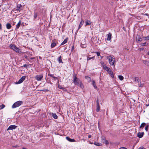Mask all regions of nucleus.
Masks as SVG:
<instances>
[{
	"instance_id": "c03bdc74",
	"label": "nucleus",
	"mask_w": 149,
	"mask_h": 149,
	"mask_svg": "<svg viewBox=\"0 0 149 149\" xmlns=\"http://www.w3.org/2000/svg\"><path fill=\"white\" fill-rule=\"evenodd\" d=\"M138 149H145V148L143 146L140 147Z\"/></svg>"
},
{
	"instance_id": "6ab92c4d",
	"label": "nucleus",
	"mask_w": 149,
	"mask_h": 149,
	"mask_svg": "<svg viewBox=\"0 0 149 149\" xmlns=\"http://www.w3.org/2000/svg\"><path fill=\"white\" fill-rule=\"evenodd\" d=\"M92 84L93 85L95 88L96 89L97 88V86L96 85L95 82L94 80H93L92 81Z\"/></svg>"
},
{
	"instance_id": "a18cd8bd",
	"label": "nucleus",
	"mask_w": 149,
	"mask_h": 149,
	"mask_svg": "<svg viewBox=\"0 0 149 149\" xmlns=\"http://www.w3.org/2000/svg\"><path fill=\"white\" fill-rule=\"evenodd\" d=\"M110 75L111 77L112 78H113L114 77V75H113V73H112L111 74H110Z\"/></svg>"
},
{
	"instance_id": "a19ab883",
	"label": "nucleus",
	"mask_w": 149,
	"mask_h": 149,
	"mask_svg": "<svg viewBox=\"0 0 149 149\" xmlns=\"http://www.w3.org/2000/svg\"><path fill=\"white\" fill-rule=\"evenodd\" d=\"M104 143L106 144H109V143L107 140H105Z\"/></svg>"
},
{
	"instance_id": "aec40b11",
	"label": "nucleus",
	"mask_w": 149,
	"mask_h": 149,
	"mask_svg": "<svg viewBox=\"0 0 149 149\" xmlns=\"http://www.w3.org/2000/svg\"><path fill=\"white\" fill-rule=\"evenodd\" d=\"M85 78L87 79V80L89 82H91V78L88 76H86L85 77Z\"/></svg>"
},
{
	"instance_id": "4468645a",
	"label": "nucleus",
	"mask_w": 149,
	"mask_h": 149,
	"mask_svg": "<svg viewBox=\"0 0 149 149\" xmlns=\"http://www.w3.org/2000/svg\"><path fill=\"white\" fill-rule=\"evenodd\" d=\"M68 38H65L64 40L61 43V45H63L65 44L66 43H67V41H68Z\"/></svg>"
},
{
	"instance_id": "de8ad7c7",
	"label": "nucleus",
	"mask_w": 149,
	"mask_h": 149,
	"mask_svg": "<svg viewBox=\"0 0 149 149\" xmlns=\"http://www.w3.org/2000/svg\"><path fill=\"white\" fill-rule=\"evenodd\" d=\"M97 56H99L100 55V53L98 52H97Z\"/></svg>"
},
{
	"instance_id": "f704fd0d",
	"label": "nucleus",
	"mask_w": 149,
	"mask_h": 149,
	"mask_svg": "<svg viewBox=\"0 0 149 149\" xmlns=\"http://www.w3.org/2000/svg\"><path fill=\"white\" fill-rule=\"evenodd\" d=\"M107 72H108L109 74H111L112 73H113L112 71H111V70L110 69L109 70V71H108Z\"/></svg>"
},
{
	"instance_id": "c756f323",
	"label": "nucleus",
	"mask_w": 149,
	"mask_h": 149,
	"mask_svg": "<svg viewBox=\"0 0 149 149\" xmlns=\"http://www.w3.org/2000/svg\"><path fill=\"white\" fill-rule=\"evenodd\" d=\"M5 107V105L2 104L0 106V109H2Z\"/></svg>"
},
{
	"instance_id": "4d7b16f0",
	"label": "nucleus",
	"mask_w": 149,
	"mask_h": 149,
	"mask_svg": "<svg viewBox=\"0 0 149 149\" xmlns=\"http://www.w3.org/2000/svg\"><path fill=\"white\" fill-rule=\"evenodd\" d=\"M146 107H148V106H149V104H146Z\"/></svg>"
},
{
	"instance_id": "2eb2a0df",
	"label": "nucleus",
	"mask_w": 149,
	"mask_h": 149,
	"mask_svg": "<svg viewBox=\"0 0 149 149\" xmlns=\"http://www.w3.org/2000/svg\"><path fill=\"white\" fill-rule=\"evenodd\" d=\"M103 69L104 70H106L107 71H109V70L110 69V68H109V67H107V66H106L105 65H104L103 66Z\"/></svg>"
},
{
	"instance_id": "39448f33",
	"label": "nucleus",
	"mask_w": 149,
	"mask_h": 149,
	"mask_svg": "<svg viewBox=\"0 0 149 149\" xmlns=\"http://www.w3.org/2000/svg\"><path fill=\"white\" fill-rule=\"evenodd\" d=\"M23 103L22 101H19L15 102L12 106V108H14L20 106Z\"/></svg>"
},
{
	"instance_id": "1a4fd4ad",
	"label": "nucleus",
	"mask_w": 149,
	"mask_h": 149,
	"mask_svg": "<svg viewBox=\"0 0 149 149\" xmlns=\"http://www.w3.org/2000/svg\"><path fill=\"white\" fill-rule=\"evenodd\" d=\"M17 126L15 125H10L9 127L7 129V130H13L15 129L16 127Z\"/></svg>"
},
{
	"instance_id": "13d9d810",
	"label": "nucleus",
	"mask_w": 149,
	"mask_h": 149,
	"mask_svg": "<svg viewBox=\"0 0 149 149\" xmlns=\"http://www.w3.org/2000/svg\"><path fill=\"white\" fill-rule=\"evenodd\" d=\"M145 15H147V16H148V14H147V13H146V14H145Z\"/></svg>"
},
{
	"instance_id": "7ed1b4c3",
	"label": "nucleus",
	"mask_w": 149,
	"mask_h": 149,
	"mask_svg": "<svg viewBox=\"0 0 149 149\" xmlns=\"http://www.w3.org/2000/svg\"><path fill=\"white\" fill-rule=\"evenodd\" d=\"M73 82L75 85L79 86L82 88H83L84 86L82 84L81 81L78 78H77L76 79H74Z\"/></svg>"
},
{
	"instance_id": "a211bd4d",
	"label": "nucleus",
	"mask_w": 149,
	"mask_h": 149,
	"mask_svg": "<svg viewBox=\"0 0 149 149\" xmlns=\"http://www.w3.org/2000/svg\"><path fill=\"white\" fill-rule=\"evenodd\" d=\"M84 23V21L82 19H81L79 26V29L81 27V26L83 25Z\"/></svg>"
},
{
	"instance_id": "864d4df0",
	"label": "nucleus",
	"mask_w": 149,
	"mask_h": 149,
	"mask_svg": "<svg viewBox=\"0 0 149 149\" xmlns=\"http://www.w3.org/2000/svg\"><path fill=\"white\" fill-rule=\"evenodd\" d=\"M91 135H89L88 136V138H91Z\"/></svg>"
},
{
	"instance_id": "e2e57ef3",
	"label": "nucleus",
	"mask_w": 149,
	"mask_h": 149,
	"mask_svg": "<svg viewBox=\"0 0 149 149\" xmlns=\"http://www.w3.org/2000/svg\"><path fill=\"white\" fill-rule=\"evenodd\" d=\"M41 91H44V90H41Z\"/></svg>"
},
{
	"instance_id": "423d86ee",
	"label": "nucleus",
	"mask_w": 149,
	"mask_h": 149,
	"mask_svg": "<svg viewBox=\"0 0 149 149\" xmlns=\"http://www.w3.org/2000/svg\"><path fill=\"white\" fill-rule=\"evenodd\" d=\"M43 78V75L42 74H40L36 75L35 78L38 81H41Z\"/></svg>"
},
{
	"instance_id": "ea45409f",
	"label": "nucleus",
	"mask_w": 149,
	"mask_h": 149,
	"mask_svg": "<svg viewBox=\"0 0 149 149\" xmlns=\"http://www.w3.org/2000/svg\"><path fill=\"white\" fill-rule=\"evenodd\" d=\"M144 38H145V40H149V35L145 37Z\"/></svg>"
},
{
	"instance_id": "58836bf2",
	"label": "nucleus",
	"mask_w": 149,
	"mask_h": 149,
	"mask_svg": "<svg viewBox=\"0 0 149 149\" xmlns=\"http://www.w3.org/2000/svg\"><path fill=\"white\" fill-rule=\"evenodd\" d=\"M37 17V15L36 13H35L34 15V18H36Z\"/></svg>"
},
{
	"instance_id": "09e8293b",
	"label": "nucleus",
	"mask_w": 149,
	"mask_h": 149,
	"mask_svg": "<svg viewBox=\"0 0 149 149\" xmlns=\"http://www.w3.org/2000/svg\"><path fill=\"white\" fill-rule=\"evenodd\" d=\"M139 87H142L143 86V84H139Z\"/></svg>"
},
{
	"instance_id": "bf43d9fd",
	"label": "nucleus",
	"mask_w": 149,
	"mask_h": 149,
	"mask_svg": "<svg viewBox=\"0 0 149 149\" xmlns=\"http://www.w3.org/2000/svg\"><path fill=\"white\" fill-rule=\"evenodd\" d=\"M148 55H149V52H148Z\"/></svg>"
},
{
	"instance_id": "680f3d73",
	"label": "nucleus",
	"mask_w": 149,
	"mask_h": 149,
	"mask_svg": "<svg viewBox=\"0 0 149 149\" xmlns=\"http://www.w3.org/2000/svg\"><path fill=\"white\" fill-rule=\"evenodd\" d=\"M102 57H103V56H102V57H101V58H102Z\"/></svg>"
},
{
	"instance_id": "6e6552de",
	"label": "nucleus",
	"mask_w": 149,
	"mask_h": 149,
	"mask_svg": "<svg viewBox=\"0 0 149 149\" xmlns=\"http://www.w3.org/2000/svg\"><path fill=\"white\" fill-rule=\"evenodd\" d=\"M136 40L137 42H141L142 39L139 35H137L136 36Z\"/></svg>"
},
{
	"instance_id": "f3484780",
	"label": "nucleus",
	"mask_w": 149,
	"mask_h": 149,
	"mask_svg": "<svg viewBox=\"0 0 149 149\" xmlns=\"http://www.w3.org/2000/svg\"><path fill=\"white\" fill-rule=\"evenodd\" d=\"M66 139L68 141H69L70 142H74V139H70V138L68 137H66Z\"/></svg>"
},
{
	"instance_id": "052dcab7",
	"label": "nucleus",
	"mask_w": 149,
	"mask_h": 149,
	"mask_svg": "<svg viewBox=\"0 0 149 149\" xmlns=\"http://www.w3.org/2000/svg\"><path fill=\"white\" fill-rule=\"evenodd\" d=\"M59 80H58V83H59Z\"/></svg>"
},
{
	"instance_id": "49530a36",
	"label": "nucleus",
	"mask_w": 149,
	"mask_h": 149,
	"mask_svg": "<svg viewBox=\"0 0 149 149\" xmlns=\"http://www.w3.org/2000/svg\"><path fill=\"white\" fill-rule=\"evenodd\" d=\"M53 78L55 80H56L57 79V78L56 77H54V76H53Z\"/></svg>"
},
{
	"instance_id": "603ef678",
	"label": "nucleus",
	"mask_w": 149,
	"mask_h": 149,
	"mask_svg": "<svg viewBox=\"0 0 149 149\" xmlns=\"http://www.w3.org/2000/svg\"><path fill=\"white\" fill-rule=\"evenodd\" d=\"M143 49H144L143 48H141L140 49V51L143 50Z\"/></svg>"
},
{
	"instance_id": "79ce46f5",
	"label": "nucleus",
	"mask_w": 149,
	"mask_h": 149,
	"mask_svg": "<svg viewBox=\"0 0 149 149\" xmlns=\"http://www.w3.org/2000/svg\"><path fill=\"white\" fill-rule=\"evenodd\" d=\"M48 76H50V77H53V74H48Z\"/></svg>"
},
{
	"instance_id": "c9c22d12",
	"label": "nucleus",
	"mask_w": 149,
	"mask_h": 149,
	"mask_svg": "<svg viewBox=\"0 0 149 149\" xmlns=\"http://www.w3.org/2000/svg\"><path fill=\"white\" fill-rule=\"evenodd\" d=\"M58 88L61 89H62L63 88V87L61 86L59 84L58 85Z\"/></svg>"
},
{
	"instance_id": "5701e85b",
	"label": "nucleus",
	"mask_w": 149,
	"mask_h": 149,
	"mask_svg": "<svg viewBox=\"0 0 149 149\" xmlns=\"http://www.w3.org/2000/svg\"><path fill=\"white\" fill-rule=\"evenodd\" d=\"M52 116L54 119H57L58 116L56 113H52Z\"/></svg>"
},
{
	"instance_id": "5fc2aeb1",
	"label": "nucleus",
	"mask_w": 149,
	"mask_h": 149,
	"mask_svg": "<svg viewBox=\"0 0 149 149\" xmlns=\"http://www.w3.org/2000/svg\"><path fill=\"white\" fill-rule=\"evenodd\" d=\"M48 83H50L51 85L52 84V83L51 82V81H49Z\"/></svg>"
},
{
	"instance_id": "6e6d98bb",
	"label": "nucleus",
	"mask_w": 149,
	"mask_h": 149,
	"mask_svg": "<svg viewBox=\"0 0 149 149\" xmlns=\"http://www.w3.org/2000/svg\"><path fill=\"white\" fill-rule=\"evenodd\" d=\"M34 57H31V58H30V59H32H32H34Z\"/></svg>"
},
{
	"instance_id": "4be33fe9",
	"label": "nucleus",
	"mask_w": 149,
	"mask_h": 149,
	"mask_svg": "<svg viewBox=\"0 0 149 149\" xmlns=\"http://www.w3.org/2000/svg\"><path fill=\"white\" fill-rule=\"evenodd\" d=\"M21 21H19V22H18L16 26V29H18L19 28L20 26V25H21Z\"/></svg>"
},
{
	"instance_id": "b1692460",
	"label": "nucleus",
	"mask_w": 149,
	"mask_h": 149,
	"mask_svg": "<svg viewBox=\"0 0 149 149\" xmlns=\"http://www.w3.org/2000/svg\"><path fill=\"white\" fill-rule=\"evenodd\" d=\"M93 143L95 145L98 146H102V143H97V142H94Z\"/></svg>"
},
{
	"instance_id": "4c0bfd02",
	"label": "nucleus",
	"mask_w": 149,
	"mask_h": 149,
	"mask_svg": "<svg viewBox=\"0 0 149 149\" xmlns=\"http://www.w3.org/2000/svg\"><path fill=\"white\" fill-rule=\"evenodd\" d=\"M29 66L28 65H27L26 64H24L22 67H24V68H27Z\"/></svg>"
},
{
	"instance_id": "8fccbe9b",
	"label": "nucleus",
	"mask_w": 149,
	"mask_h": 149,
	"mask_svg": "<svg viewBox=\"0 0 149 149\" xmlns=\"http://www.w3.org/2000/svg\"><path fill=\"white\" fill-rule=\"evenodd\" d=\"M2 25H1V24L0 23V29L2 30Z\"/></svg>"
},
{
	"instance_id": "9b49d317",
	"label": "nucleus",
	"mask_w": 149,
	"mask_h": 149,
	"mask_svg": "<svg viewBox=\"0 0 149 149\" xmlns=\"http://www.w3.org/2000/svg\"><path fill=\"white\" fill-rule=\"evenodd\" d=\"M26 78V77L25 76L22 77L20 80L17 82L18 84L21 83L25 80Z\"/></svg>"
},
{
	"instance_id": "2f4dec72",
	"label": "nucleus",
	"mask_w": 149,
	"mask_h": 149,
	"mask_svg": "<svg viewBox=\"0 0 149 149\" xmlns=\"http://www.w3.org/2000/svg\"><path fill=\"white\" fill-rule=\"evenodd\" d=\"M139 78L138 77H135V81H138V82H139Z\"/></svg>"
},
{
	"instance_id": "ddd939ff",
	"label": "nucleus",
	"mask_w": 149,
	"mask_h": 149,
	"mask_svg": "<svg viewBox=\"0 0 149 149\" xmlns=\"http://www.w3.org/2000/svg\"><path fill=\"white\" fill-rule=\"evenodd\" d=\"M6 26L7 29H10L12 27L10 24L9 23H7L6 24Z\"/></svg>"
},
{
	"instance_id": "0e129e2a",
	"label": "nucleus",
	"mask_w": 149,
	"mask_h": 149,
	"mask_svg": "<svg viewBox=\"0 0 149 149\" xmlns=\"http://www.w3.org/2000/svg\"><path fill=\"white\" fill-rule=\"evenodd\" d=\"M1 7V6H0V7Z\"/></svg>"
},
{
	"instance_id": "393cba45",
	"label": "nucleus",
	"mask_w": 149,
	"mask_h": 149,
	"mask_svg": "<svg viewBox=\"0 0 149 149\" xmlns=\"http://www.w3.org/2000/svg\"><path fill=\"white\" fill-rule=\"evenodd\" d=\"M56 45V43H55V42H52L51 44V47L52 48H53Z\"/></svg>"
},
{
	"instance_id": "7c9ffc66",
	"label": "nucleus",
	"mask_w": 149,
	"mask_h": 149,
	"mask_svg": "<svg viewBox=\"0 0 149 149\" xmlns=\"http://www.w3.org/2000/svg\"><path fill=\"white\" fill-rule=\"evenodd\" d=\"M94 56H93V57H87V61H88V60H90L91 59H93L94 60Z\"/></svg>"
},
{
	"instance_id": "0eeeda50",
	"label": "nucleus",
	"mask_w": 149,
	"mask_h": 149,
	"mask_svg": "<svg viewBox=\"0 0 149 149\" xmlns=\"http://www.w3.org/2000/svg\"><path fill=\"white\" fill-rule=\"evenodd\" d=\"M97 102V108H96V111L97 112H98L100 110V106L99 104V101L98 99H97L96 101Z\"/></svg>"
},
{
	"instance_id": "72a5a7b5",
	"label": "nucleus",
	"mask_w": 149,
	"mask_h": 149,
	"mask_svg": "<svg viewBox=\"0 0 149 149\" xmlns=\"http://www.w3.org/2000/svg\"><path fill=\"white\" fill-rule=\"evenodd\" d=\"M81 47L83 48H84L86 47V45L85 44H82L81 45Z\"/></svg>"
},
{
	"instance_id": "3c124183",
	"label": "nucleus",
	"mask_w": 149,
	"mask_h": 149,
	"mask_svg": "<svg viewBox=\"0 0 149 149\" xmlns=\"http://www.w3.org/2000/svg\"><path fill=\"white\" fill-rule=\"evenodd\" d=\"M24 57L26 59H27L28 58V56L26 55H25L24 56Z\"/></svg>"
},
{
	"instance_id": "f257e3e1",
	"label": "nucleus",
	"mask_w": 149,
	"mask_h": 149,
	"mask_svg": "<svg viewBox=\"0 0 149 149\" xmlns=\"http://www.w3.org/2000/svg\"><path fill=\"white\" fill-rule=\"evenodd\" d=\"M10 49L13 50L17 53L19 54L22 53V50L21 49L18 48L15 45L11 44L10 45Z\"/></svg>"
},
{
	"instance_id": "a878e982",
	"label": "nucleus",
	"mask_w": 149,
	"mask_h": 149,
	"mask_svg": "<svg viewBox=\"0 0 149 149\" xmlns=\"http://www.w3.org/2000/svg\"><path fill=\"white\" fill-rule=\"evenodd\" d=\"M91 23V22L89 20H87L86 22V25H89Z\"/></svg>"
},
{
	"instance_id": "9d476101",
	"label": "nucleus",
	"mask_w": 149,
	"mask_h": 149,
	"mask_svg": "<svg viewBox=\"0 0 149 149\" xmlns=\"http://www.w3.org/2000/svg\"><path fill=\"white\" fill-rule=\"evenodd\" d=\"M144 132H139L137 133V136L138 137L141 138L142 137L143 135H144Z\"/></svg>"
},
{
	"instance_id": "473e14b6",
	"label": "nucleus",
	"mask_w": 149,
	"mask_h": 149,
	"mask_svg": "<svg viewBox=\"0 0 149 149\" xmlns=\"http://www.w3.org/2000/svg\"><path fill=\"white\" fill-rule=\"evenodd\" d=\"M73 76V79H76L77 78L76 77V76H77L76 74L75 73L74 74Z\"/></svg>"
},
{
	"instance_id": "f8f14e48",
	"label": "nucleus",
	"mask_w": 149,
	"mask_h": 149,
	"mask_svg": "<svg viewBox=\"0 0 149 149\" xmlns=\"http://www.w3.org/2000/svg\"><path fill=\"white\" fill-rule=\"evenodd\" d=\"M107 35V40H110L111 38V34L109 33V34Z\"/></svg>"
},
{
	"instance_id": "e433bc0d",
	"label": "nucleus",
	"mask_w": 149,
	"mask_h": 149,
	"mask_svg": "<svg viewBox=\"0 0 149 149\" xmlns=\"http://www.w3.org/2000/svg\"><path fill=\"white\" fill-rule=\"evenodd\" d=\"M100 64L102 65V66L103 67L104 65H105L104 64V62L103 61H101L100 62Z\"/></svg>"
},
{
	"instance_id": "37998d69",
	"label": "nucleus",
	"mask_w": 149,
	"mask_h": 149,
	"mask_svg": "<svg viewBox=\"0 0 149 149\" xmlns=\"http://www.w3.org/2000/svg\"><path fill=\"white\" fill-rule=\"evenodd\" d=\"M119 149H127L125 147H121Z\"/></svg>"
},
{
	"instance_id": "412c9836",
	"label": "nucleus",
	"mask_w": 149,
	"mask_h": 149,
	"mask_svg": "<svg viewBox=\"0 0 149 149\" xmlns=\"http://www.w3.org/2000/svg\"><path fill=\"white\" fill-rule=\"evenodd\" d=\"M143 63L147 66H149V61L145 60L143 61Z\"/></svg>"
},
{
	"instance_id": "20e7f679",
	"label": "nucleus",
	"mask_w": 149,
	"mask_h": 149,
	"mask_svg": "<svg viewBox=\"0 0 149 149\" xmlns=\"http://www.w3.org/2000/svg\"><path fill=\"white\" fill-rule=\"evenodd\" d=\"M144 127H145V130H148L149 127L148 125L145 123H143L139 127L140 130H143Z\"/></svg>"
},
{
	"instance_id": "bb28decb",
	"label": "nucleus",
	"mask_w": 149,
	"mask_h": 149,
	"mask_svg": "<svg viewBox=\"0 0 149 149\" xmlns=\"http://www.w3.org/2000/svg\"><path fill=\"white\" fill-rule=\"evenodd\" d=\"M118 78H119V79L120 80H123L124 79L123 77V76H121V75H119V76H118Z\"/></svg>"
},
{
	"instance_id": "cd10ccee",
	"label": "nucleus",
	"mask_w": 149,
	"mask_h": 149,
	"mask_svg": "<svg viewBox=\"0 0 149 149\" xmlns=\"http://www.w3.org/2000/svg\"><path fill=\"white\" fill-rule=\"evenodd\" d=\"M21 6H22L20 5L19 4V5H17V7L16 8L17 10H19Z\"/></svg>"
},
{
	"instance_id": "dca6fc26",
	"label": "nucleus",
	"mask_w": 149,
	"mask_h": 149,
	"mask_svg": "<svg viewBox=\"0 0 149 149\" xmlns=\"http://www.w3.org/2000/svg\"><path fill=\"white\" fill-rule=\"evenodd\" d=\"M59 63H63V62H62V61L61 58V56H60V57H59L57 59Z\"/></svg>"
},
{
	"instance_id": "c85d7f7f",
	"label": "nucleus",
	"mask_w": 149,
	"mask_h": 149,
	"mask_svg": "<svg viewBox=\"0 0 149 149\" xmlns=\"http://www.w3.org/2000/svg\"><path fill=\"white\" fill-rule=\"evenodd\" d=\"M148 43H147V42H145L143 43H141V45L142 46H144L147 45H148Z\"/></svg>"
},
{
	"instance_id": "f03ea898",
	"label": "nucleus",
	"mask_w": 149,
	"mask_h": 149,
	"mask_svg": "<svg viewBox=\"0 0 149 149\" xmlns=\"http://www.w3.org/2000/svg\"><path fill=\"white\" fill-rule=\"evenodd\" d=\"M107 59L108 60L109 63L111 65L115 66L114 63L115 62V59L111 56L107 57Z\"/></svg>"
}]
</instances>
